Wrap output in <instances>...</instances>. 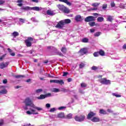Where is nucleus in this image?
<instances>
[{"label":"nucleus","mask_w":126,"mask_h":126,"mask_svg":"<svg viewBox=\"0 0 126 126\" xmlns=\"http://www.w3.org/2000/svg\"><path fill=\"white\" fill-rule=\"evenodd\" d=\"M23 103L25 104V105H23L22 106L23 110H27L28 109V106L31 107V108H33L30 109L31 111H28L26 112V114H27V115H38L39 113H38L37 111H42V110H43V108L36 106V105H35L33 103V101H32V100H31L29 97H27L24 100Z\"/></svg>","instance_id":"1"},{"label":"nucleus","mask_w":126,"mask_h":126,"mask_svg":"<svg viewBox=\"0 0 126 126\" xmlns=\"http://www.w3.org/2000/svg\"><path fill=\"white\" fill-rule=\"evenodd\" d=\"M99 82L101 84H104L105 85H108V84H111V81L107 80L106 78H102L99 80Z\"/></svg>","instance_id":"2"},{"label":"nucleus","mask_w":126,"mask_h":126,"mask_svg":"<svg viewBox=\"0 0 126 126\" xmlns=\"http://www.w3.org/2000/svg\"><path fill=\"white\" fill-rule=\"evenodd\" d=\"M32 41H33V38L32 37H28L25 40V43L27 47H31L32 46Z\"/></svg>","instance_id":"3"},{"label":"nucleus","mask_w":126,"mask_h":126,"mask_svg":"<svg viewBox=\"0 0 126 126\" xmlns=\"http://www.w3.org/2000/svg\"><path fill=\"white\" fill-rule=\"evenodd\" d=\"M55 27L58 29H62L64 27V23H63V20H61L58 23Z\"/></svg>","instance_id":"4"},{"label":"nucleus","mask_w":126,"mask_h":126,"mask_svg":"<svg viewBox=\"0 0 126 126\" xmlns=\"http://www.w3.org/2000/svg\"><path fill=\"white\" fill-rule=\"evenodd\" d=\"M75 121L76 122H83L85 120V116L81 115L80 116H76L74 118Z\"/></svg>","instance_id":"5"},{"label":"nucleus","mask_w":126,"mask_h":126,"mask_svg":"<svg viewBox=\"0 0 126 126\" xmlns=\"http://www.w3.org/2000/svg\"><path fill=\"white\" fill-rule=\"evenodd\" d=\"M43 9V11H45L46 10V8H43L41 7H31V10H34L35 11H40V10H42Z\"/></svg>","instance_id":"6"},{"label":"nucleus","mask_w":126,"mask_h":126,"mask_svg":"<svg viewBox=\"0 0 126 126\" xmlns=\"http://www.w3.org/2000/svg\"><path fill=\"white\" fill-rule=\"evenodd\" d=\"M85 22H91V21H95V17L90 16L88 17H87L85 19Z\"/></svg>","instance_id":"7"},{"label":"nucleus","mask_w":126,"mask_h":126,"mask_svg":"<svg viewBox=\"0 0 126 126\" xmlns=\"http://www.w3.org/2000/svg\"><path fill=\"white\" fill-rule=\"evenodd\" d=\"M43 13L45 15L47 14V15H50V16H53L56 14V13L51 10H48L46 12H43Z\"/></svg>","instance_id":"8"},{"label":"nucleus","mask_w":126,"mask_h":126,"mask_svg":"<svg viewBox=\"0 0 126 126\" xmlns=\"http://www.w3.org/2000/svg\"><path fill=\"white\" fill-rule=\"evenodd\" d=\"M50 82L51 83H58L59 84H63L64 83L63 80H51Z\"/></svg>","instance_id":"9"},{"label":"nucleus","mask_w":126,"mask_h":126,"mask_svg":"<svg viewBox=\"0 0 126 126\" xmlns=\"http://www.w3.org/2000/svg\"><path fill=\"white\" fill-rule=\"evenodd\" d=\"M8 64H9V62L2 63H0V68H1V69L5 68V67H7V66H8Z\"/></svg>","instance_id":"10"},{"label":"nucleus","mask_w":126,"mask_h":126,"mask_svg":"<svg viewBox=\"0 0 126 126\" xmlns=\"http://www.w3.org/2000/svg\"><path fill=\"white\" fill-rule=\"evenodd\" d=\"M79 53L81 56H83V55H85L87 53V50L85 48H82L79 51Z\"/></svg>","instance_id":"11"},{"label":"nucleus","mask_w":126,"mask_h":126,"mask_svg":"<svg viewBox=\"0 0 126 126\" xmlns=\"http://www.w3.org/2000/svg\"><path fill=\"white\" fill-rule=\"evenodd\" d=\"M75 20L77 21V22H79L82 20V18H81V16L80 15H76L75 17Z\"/></svg>","instance_id":"12"},{"label":"nucleus","mask_w":126,"mask_h":126,"mask_svg":"<svg viewBox=\"0 0 126 126\" xmlns=\"http://www.w3.org/2000/svg\"><path fill=\"white\" fill-rule=\"evenodd\" d=\"M94 116H96V113H95L93 112H90L88 114L87 118H88V119H91V118H93V117H94Z\"/></svg>","instance_id":"13"},{"label":"nucleus","mask_w":126,"mask_h":126,"mask_svg":"<svg viewBox=\"0 0 126 126\" xmlns=\"http://www.w3.org/2000/svg\"><path fill=\"white\" fill-rule=\"evenodd\" d=\"M93 123H99L100 122V119L98 117H94L91 120Z\"/></svg>","instance_id":"14"},{"label":"nucleus","mask_w":126,"mask_h":126,"mask_svg":"<svg viewBox=\"0 0 126 126\" xmlns=\"http://www.w3.org/2000/svg\"><path fill=\"white\" fill-rule=\"evenodd\" d=\"M5 94H7V90L6 89H3L0 91V95H4Z\"/></svg>","instance_id":"15"},{"label":"nucleus","mask_w":126,"mask_h":126,"mask_svg":"<svg viewBox=\"0 0 126 126\" xmlns=\"http://www.w3.org/2000/svg\"><path fill=\"white\" fill-rule=\"evenodd\" d=\"M62 21L63 22L64 25H65V24H68L69 23H70V22H71V21L69 19H66Z\"/></svg>","instance_id":"16"},{"label":"nucleus","mask_w":126,"mask_h":126,"mask_svg":"<svg viewBox=\"0 0 126 126\" xmlns=\"http://www.w3.org/2000/svg\"><path fill=\"white\" fill-rule=\"evenodd\" d=\"M59 0L61 2H64L65 3H66L67 5H71V3L70 2H68V0Z\"/></svg>","instance_id":"17"},{"label":"nucleus","mask_w":126,"mask_h":126,"mask_svg":"<svg viewBox=\"0 0 126 126\" xmlns=\"http://www.w3.org/2000/svg\"><path fill=\"white\" fill-rule=\"evenodd\" d=\"M21 9L22 10H25V11L31 10V7H29V6H26V7L23 6V7H21Z\"/></svg>","instance_id":"18"},{"label":"nucleus","mask_w":126,"mask_h":126,"mask_svg":"<svg viewBox=\"0 0 126 126\" xmlns=\"http://www.w3.org/2000/svg\"><path fill=\"white\" fill-rule=\"evenodd\" d=\"M12 36H13V38H16L17 36H19V33L17 32H14L12 33Z\"/></svg>","instance_id":"19"},{"label":"nucleus","mask_w":126,"mask_h":126,"mask_svg":"<svg viewBox=\"0 0 126 126\" xmlns=\"http://www.w3.org/2000/svg\"><path fill=\"white\" fill-rule=\"evenodd\" d=\"M57 118H59L60 119H63V118H64V113H60L58 114Z\"/></svg>","instance_id":"20"},{"label":"nucleus","mask_w":126,"mask_h":126,"mask_svg":"<svg viewBox=\"0 0 126 126\" xmlns=\"http://www.w3.org/2000/svg\"><path fill=\"white\" fill-rule=\"evenodd\" d=\"M36 98L39 100H41L42 99H45V98H46V94H41L39 97H37Z\"/></svg>","instance_id":"21"},{"label":"nucleus","mask_w":126,"mask_h":126,"mask_svg":"<svg viewBox=\"0 0 126 126\" xmlns=\"http://www.w3.org/2000/svg\"><path fill=\"white\" fill-rule=\"evenodd\" d=\"M107 21L112 22L113 20V17H112V16H110V15L107 16Z\"/></svg>","instance_id":"22"},{"label":"nucleus","mask_w":126,"mask_h":126,"mask_svg":"<svg viewBox=\"0 0 126 126\" xmlns=\"http://www.w3.org/2000/svg\"><path fill=\"white\" fill-rule=\"evenodd\" d=\"M99 113L101 115H106L107 114V112L105 111L104 109H100L99 110Z\"/></svg>","instance_id":"23"},{"label":"nucleus","mask_w":126,"mask_h":126,"mask_svg":"<svg viewBox=\"0 0 126 126\" xmlns=\"http://www.w3.org/2000/svg\"><path fill=\"white\" fill-rule=\"evenodd\" d=\"M66 119H68V120H70V119H72V114L69 113L65 117Z\"/></svg>","instance_id":"24"},{"label":"nucleus","mask_w":126,"mask_h":126,"mask_svg":"<svg viewBox=\"0 0 126 126\" xmlns=\"http://www.w3.org/2000/svg\"><path fill=\"white\" fill-rule=\"evenodd\" d=\"M62 11L64 12V13H68V12H69V10L67 8L64 7Z\"/></svg>","instance_id":"25"},{"label":"nucleus","mask_w":126,"mask_h":126,"mask_svg":"<svg viewBox=\"0 0 126 126\" xmlns=\"http://www.w3.org/2000/svg\"><path fill=\"white\" fill-rule=\"evenodd\" d=\"M104 21V18L102 17H99L97 18L98 22H103Z\"/></svg>","instance_id":"26"},{"label":"nucleus","mask_w":126,"mask_h":126,"mask_svg":"<svg viewBox=\"0 0 126 126\" xmlns=\"http://www.w3.org/2000/svg\"><path fill=\"white\" fill-rule=\"evenodd\" d=\"M57 6L60 10H62V11H63V8H64L65 7L63 5H58Z\"/></svg>","instance_id":"27"},{"label":"nucleus","mask_w":126,"mask_h":126,"mask_svg":"<svg viewBox=\"0 0 126 126\" xmlns=\"http://www.w3.org/2000/svg\"><path fill=\"white\" fill-rule=\"evenodd\" d=\"M101 34V32H97L94 34V37H99Z\"/></svg>","instance_id":"28"},{"label":"nucleus","mask_w":126,"mask_h":126,"mask_svg":"<svg viewBox=\"0 0 126 126\" xmlns=\"http://www.w3.org/2000/svg\"><path fill=\"white\" fill-rule=\"evenodd\" d=\"M106 28L103 29V30L104 31H110V30H111V29L109 28V25H106L105 26Z\"/></svg>","instance_id":"29"},{"label":"nucleus","mask_w":126,"mask_h":126,"mask_svg":"<svg viewBox=\"0 0 126 126\" xmlns=\"http://www.w3.org/2000/svg\"><path fill=\"white\" fill-rule=\"evenodd\" d=\"M14 77H15V78L19 79V78H22L24 77V76L21 75H18L14 76Z\"/></svg>","instance_id":"30"},{"label":"nucleus","mask_w":126,"mask_h":126,"mask_svg":"<svg viewBox=\"0 0 126 126\" xmlns=\"http://www.w3.org/2000/svg\"><path fill=\"white\" fill-rule=\"evenodd\" d=\"M54 50H55V52H56V53L57 55H59V56H63V54H62V53H61L60 52H58L57 49L54 48Z\"/></svg>","instance_id":"31"},{"label":"nucleus","mask_w":126,"mask_h":126,"mask_svg":"<svg viewBox=\"0 0 126 126\" xmlns=\"http://www.w3.org/2000/svg\"><path fill=\"white\" fill-rule=\"evenodd\" d=\"M88 41H89L88 38H83V39H82V42L83 43H88Z\"/></svg>","instance_id":"32"},{"label":"nucleus","mask_w":126,"mask_h":126,"mask_svg":"<svg viewBox=\"0 0 126 126\" xmlns=\"http://www.w3.org/2000/svg\"><path fill=\"white\" fill-rule=\"evenodd\" d=\"M98 53L100 56H105V52L103 50H100Z\"/></svg>","instance_id":"33"},{"label":"nucleus","mask_w":126,"mask_h":126,"mask_svg":"<svg viewBox=\"0 0 126 126\" xmlns=\"http://www.w3.org/2000/svg\"><path fill=\"white\" fill-rule=\"evenodd\" d=\"M42 91H43V90H42V89H39L35 91V93H36V94L41 93V92H42Z\"/></svg>","instance_id":"34"},{"label":"nucleus","mask_w":126,"mask_h":126,"mask_svg":"<svg viewBox=\"0 0 126 126\" xmlns=\"http://www.w3.org/2000/svg\"><path fill=\"white\" fill-rule=\"evenodd\" d=\"M61 52H62V53H63V54H65V53L66 52V49L64 47L62 48L61 49Z\"/></svg>","instance_id":"35"},{"label":"nucleus","mask_w":126,"mask_h":126,"mask_svg":"<svg viewBox=\"0 0 126 126\" xmlns=\"http://www.w3.org/2000/svg\"><path fill=\"white\" fill-rule=\"evenodd\" d=\"M52 92H56V93L60 92V90L57 88H53L52 89Z\"/></svg>","instance_id":"36"},{"label":"nucleus","mask_w":126,"mask_h":126,"mask_svg":"<svg viewBox=\"0 0 126 126\" xmlns=\"http://www.w3.org/2000/svg\"><path fill=\"white\" fill-rule=\"evenodd\" d=\"M57 109L55 108H51L49 112L50 113H54V112L56 111Z\"/></svg>","instance_id":"37"},{"label":"nucleus","mask_w":126,"mask_h":126,"mask_svg":"<svg viewBox=\"0 0 126 126\" xmlns=\"http://www.w3.org/2000/svg\"><path fill=\"white\" fill-rule=\"evenodd\" d=\"M89 24L91 27L95 26V22H90Z\"/></svg>","instance_id":"38"},{"label":"nucleus","mask_w":126,"mask_h":126,"mask_svg":"<svg viewBox=\"0 0 126 126\" xmlns=\"http://www.w3.org/2000/svg\"><path fill=\"white\" fill-rule=\"evenodd\" d=\"M84 66H85V63H81V64H80V65H79L80 68H82L84 67Z\"/></svg>","instance_id":"39"},{"label":"nucleus","mask_w":126,"mask_h":126,"mask_svg":"<svg viewBox=\"0 0 126 126\" xmlns=\"http://www.w3.org/2000/svg\"><path fill=\"white\" fill-rule=\"evenodd\" d=\"M81 87H82L83 88H84L85 87H86L87 85H86V84L84 83H82L81 84Z\"/></svg>","instance_id":"40"},{"label":"nucleus","mask_w":126,"mask_h":126,"mask_svg":"<svg viewBox=\"0 0 126 126\" xmlns=\"http://www.w3.org/2000/svg\"><path fill=\"white\" fill-rule=\"evenodd\" d=\"M107 6H108V5L107 4H104L102 5V9H106V8H107Z\"/></svg>","instance_id":"41"},{"label":"nucleus","mask_w":126,"mask_h":126,"mask_svg":"<svg viewBox=\"0 0 126 126\" xmlns=\"http://www.w3.org/2000/svg\"><path fill=\"white\" fill-rule=\"evenodd\" d=\"M99 5V3H94L92 4L93 6H94L95 7L98 6Z\"/></svg>","instance_id":"42"},{"label":"nucleus","mask_w":126,"mask_h":126,"mask_svg":"<svg viewBox=\"0 0 126 126\" xmlns=\"http://www.w3.org/2000/svg\"><path fill=\"white\" fill-rule=\"evenodd\" d=\"M99 52H95L94 53V57H99Z\"/></svg>","instance_id":"43"},{"label":"nucleus","mask_w":126,"mask_h":126,"mask_svg":"<svg viewBox=\"0 0 126 126\" xmlns=\"http://www.w3.org/2000/svg\"><path fill=\"white\" fill-rule=\"evenodd\" d=\"M97 68H98V67L95 66H94L92 67V70H97Z\"/></svg>","instance_id":"44"},{"label":"nucleus","mask_w":126,"mask_h":126,"mask_svg":"<svg viewBox=\"0 0 126 126\" xmlns=\"http://www.w3.org/2000/svg\"><path fill=\"white\" fill-rule=\"evenodd\" d=\"M116 5V4L115 3V2H114V1H111V6L112 7H115V6Z\"/></svg>","instance_id":"45"},{"label":"nucleus","mask_w":126,"mask_h":126,"mask_svg":"<svg viewBox=\"0 0 126 126\" xmlns=\"http://www.w3.org/2000/svg\"><path fill=\"white\" fill-rule=\"evenodd\" d=\"M3 126V120L0 119V126Z\"/></svg>","instance_id":"46"},{"label":"nucleus","mask_w":126,"mask_h":126,"mask_svg":"<svg viewBox=\"0 0 126 126\" xmlns=\"http://www.w3.org/2000/svg\"><path fill=\"white\" fill-rule=\"evenodd\" d=\"M112 95L113 96H115V97H121V95H119V94H117L116 93L112 94Z\"/></svg>","instance_id":"47"},{"label":"nucleus","mask_w":126,"mask_h":126,"mask_svg":"<svg viewBox=\"0 0 126 126\" xmlns=\"http://www.w3.org/2000/svg\"><path fill=\"white\" fill-rule=\"evenodd\" d=\"M93 15H94V16H101V15L99 14H98L97 13H94L93 14Z\"/></svg>","instance_id":"48"},{"label":"nucleus","mask_w":126,"mask_h":126,"mask_svg":"<svg viewBox=\"0 0 126 126\" xmlns=\"http://www.w3.org/2000/svg\"><path fill=\"white\" fill-rule=\"evenodd\" d=\"M60 91H62V92H67V90L63 88L61 89Z\"/></svg>","instance_id":"49"},{"label":"nucleus","mask_w":126,"mask_h":126,"mask_svg":"<svg viewBox=\"0 0 126 126\" xmlns=\"http://www.w3.org/2000/svg\"><path fill=\"white\" fill-rule=\"evenodd\" d=\"M19 21H20V22H22V23H24V22H25V20L24 19L20 18Z\"/></svg>","instance_id":"50"},{"label":"nucleus","mask_w":126,"mask_h":126,"mask_svg":"<svg viewBox=\"0 0 126 126\" xmlns=\"http://www.w3.org/2000/svg\"><path fill=\"white\" fill-rule=\"evenodd\" d=\"M5 2L4 0H0V5H2Z\"/></svg>","instance_id":"51"},{"label":"nucleus","mask_w":126,"mask_h":126,"mask_svg":"<svg viewBox=\"0 0 126 126\" xmlns=\"http://www.w3.org/2000/svg\"><path fill=\"white\" fill-rule=\"evenodd\" d=\"M64 109H65V107H64V106H61L60 107H59L58 110H63Z\"/></svg>","instance_id":"52"},{"label":"nucleus","mask_w":126,"mask_h":126,"mask_svg":"<svg viewBox=\"0 0 126 126\" xmlns=\"http://www.w3.org/2000/svg\"><path fill=\"white\" fill-rule=\"evenodd\" d=\"M45 96H46V98H47V97H51V96H52V94L48 93V94H45Z\"/></svg>","instance_id":"53"},{"label":"nucleus","mask_w":126,"mask_h":126,"mask_svg":"<svg viewBox=\"0 0 126 126\" xmlns=\"http://www.w3.org/2000/svg\"><path fill=\"white\" fill-rule=\"evenodd\" d=\"M46 108H51V104H50V103H47L46 104Z\"/></svg>","instance_id":"54"},{"label":"nucleus","mask_w":126,"mask_h":126,"mask_svg":"<svg viewBox=\"0 0 126 126\" xmlns=\"http://www.w3.org/2000/svg\"><path fill=\"white\" fill-rule=\"evenodd\" d=\"M17 2V3H22V2H23V0H18Z\"/></svg>","instance_id":"55"},{"label":"nucleus","mask_w":126,"mask_h":126,"mask_svg":"<svg viewBox=\"0 0 126 126\" xmlns=\"http://www.w3.org/2000/svg\"><path fill=\"white\" fill-rule=\"evenodd\" d=\"M3 83L4 84H6V83H7V80L6 79H5L4 80H3Z\"/></svg>","instance_id":"56"},{"label":"nucleus","mask_w":126,"mask_h":126,"mask_svg":"<svg viewBox=\"0 0 126 126\" xmlns=\"http://www.w3.org/2000/svg\"><path fill=\"white\" fill-rule=\"evenodd\" d=\"M31 1H32L33 2H36V3L39 2L38 0H31Z\"/></svg>","instance_id":"57"},{"label":"nucleus","mask_w":126,"mask_h":126,"mask_svg":"<svg viewBox=\"0 0 126 126\" xmlns=\"http://www.w3.org/2000/svg\"><path fill=\"white\" fill-rule=\"evenodd\" d=\"M120 8H125V5H124V4H121L120 5Z\"/></svg>","instance_id":"58"},{"label":"nucleus","mask_w":126,"mask_h":126,"mask_svg":"<svg viewBox=\"0 0 126 126\" xmlns=\"http://www.w3.org/2000/svg\"><path fill=\"white\" fill-rule=\"evenodd\" d=\"M90 31L91 32V33H93V32H95V30H94V29H91V30H90Z\"/></svg>","instance_id":"59"},{"label":"nucleus","mask_w":126,"mask_h":126,"mask_svg":"<svg viewBox=\"0 0 126 126\" xmlns=\"http://www.w3.org/2000/svg\"><path fill=\"white\" fill-rule=\"evenodd\" d=\"M67 75V72H63V76H66Z\"/></svg>","instance_id":"60"},{"label":"nucleus","mask_w":126,"mask_h":126,"mask_svg":"<svg viewBox=\"0 0 126 126\" xmlns=\"http://www.w3.org/2000/svg\"><path fill=\"white\" fill-rule=\"evenodd\" d=\"M18 6H22V5H23V4H22V3H19V4H18Z\"/></svg>","instance_id":"61"},{"label":"nucleus","mask_w":126,"mask_h":126,"mask_svg":"<svg viewBox=\"0 0 126 126\" xmlns=\"http://www.w3.org/2000/svg\"><path fill=\"white\" fill-rule=\"evenodd\" d=\"M31 81V79H29L26 81V82H30Z\"/></svg>","instance_id":"62"},{"label":"nucleus","mask_w":126,"mask_h":126,"mask_svg":"<svg viewBox=\"0 0 126 126\" xmlns=\"http://www.w3.org/2000/svg\"><path fill=\"white\" fill-rule=\"evenodd\" d=\"M123 48L125 49V50L126 49V44H124L123 46Z\"/></svg>","instance_id":"63"},{"label":"nucleus","mask_w":126,"mask_h":126,"mask_svg":"<svg viewBox=\"0 0 126 126\" xmlns=\"http://www.w3.org/2000/svg\"><path fill=\"white\" fill-rule=\"evenodd\" d=\"M68 82H70L71 81V78H69L67 79Z\"/></svg>","instance_id":"64"}]
</instances>
